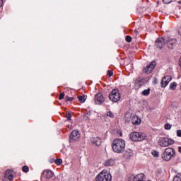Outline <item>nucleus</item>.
Here are the masks:
<instances>
[{
	"label": "nucleus",
	"instance_id": "obj_21",
	"mask_svg": "<svg viewBox=\"0 0 181 181\" xmlns=\"http://www.w3.org/2000/svg\"><path fill=\"white\" fill-rule=\"evenodd\" d=\"M141 83H142V78H137L135 82H134V84H135V87L136 88H141Z\"/></svg>",
	"mask_w": 181,
	"mask_h": 181
},
{
	"label": "nucleus",
	"instance_id": "obj_36",
	"mask_svg": "<svg viewBox=\"0 0 181 181\" xmlns=\"http://www.w3.org/2000/svg\"><path fill=\"white\" fill-rule=\"evenodd\" d=\"M172 1H173V0H163V4H170V2H172Z\"/></svg>",
	"mask_w": 181,
	"mask_h": 181
},
{
	"label": "nucleus",
	"instance_id": "obj_41",
	"mask_svg": "<svg viewBox=\"0 0 181 181\" xmlns=\"http://www.w3.org/2000/svg\"><path fill=\"white\" fill-rule=\"evenodd\" d=\"M178 151L180 152V153H181V146L178 148Z\"/></svg>",
	"mask_w": 181,
	"mask_h": 181
},
{
	"label": "nucleus",
	"instance_id": "obj_7",
	"mask_svg": "<svg viewBox=\"0 0 181 181\" xmlns=\"http://www.w3.org/2000/svg\"><path fill=\"white\" fill-rule=\"evenodd\" d=\"M80 132L78 130H73L70 135V141L71 142H77L80 139Z\"/></svg>",
	"mask_w": 181,
	"mask_h": 181
},
{
	"label": "nucleus",
	"instance_id": "obj_31",
	"mask_svg": "<svg viewBox=\"0 0 181 181\" xmlns=\"http://www.w3.org/2000/svg\"><path fill=\"white\" fill-rule=\"evenodd\" d=\"M152 155H153V156H156V158H158V157H159V152H158V151H153L152 152Z\"/></svg>",
	"mask_w": 181,
	"mask_h": 181
},
{
	"label": "nucleus",
	"instance_id": "obj_19",
	"mask_svg": "<svg viewBox=\"0 0 181 181\" xmlns=\"http://www.w3.org/2000/svg\"><path fill=\"white\" fill-rule=\"evenodd\" d=\"M114 165H115V160L112 158L107 159L104 163V165L106 167L114 166Z\"/></svg>",
	"mask_w": 181,
	"mask_h": 181
},
{
	"label": "nucleus",
	"instance_id": "obj_3",
	"mask_svg": "<svg viewBox=\"0 0 181 181\" xmlns=\"http://www.w3.org/2000/svg\"><path fill=\"white\" fill-rule=\"evenodd\" d=\"M112 176L111 173L107 170H103L95 177V181H111Z\"/></svg>",
	"mask_w": 181,
	"mask_h": 181
},
{
	"label": "nucleus",
	"instance_id": "obj_26",
	"mask_svg": "<svg viewBox=\"0 0 181 181\" xmlns=\"http://www.w3.org/2000/svg\"><path fill=\"white\" fill-rule=\"evenodd\" d=\"M22 170H23V172L28 173V172H29V167L28 165H24L22 168Z\"/></svg>",
	"mask_w": 181,
	"mask_h": 181
},
{
	"label": "nucleus",
	"instance_id": "obj_18",
	"mask_svg": "<svg viewBox=\"0 0 181 181\" xmlns=\"http://www.w3.org/2000/svg\"><path fill=\"white\" fill-rule=\"evenodd\" d=\"M91 142L93 145H96V146H100L101 145V139L99 137H93L91 139Z\"/></svg>",
	"mask_w": 181,
	"mask_h": 181
},
{
	"label": "nucleus",
	"instance_id": "obj_4",
	"mask_svg": "<svg viewBox=\"0 0 181 181\" xmlns=\"http://www.w3.org/2000/svg\"><path fill=\"white\" fill-rule=\"evenodd\" d=\"M130 139L132 141H134L135 142H141L142 141H145L148 136L145 134V133H139L138 132H134L129 135Z\"/></svg>",
	"mask_w": 181,
	"mask_h": 181
},
{
	"label": "nucleus",
	"instance_id": "obj_42",
	"mask_svg": "<svg viewBox=\"0 0 181 181\" xmlns=\"http://www.w3.org/2000/svg\"><path fill=\"white\" fill-rule=\"evenodd\" d=\"M134 33H136H136H138V30H135Z\"/></svg>",
	"mask_w": 181,
	"mask_h": 181
},
{
	"label": "nucleus",
	"instance_id": "obj_25",
	"mask_svg": "<svg viewBox=\"0 0 181 181\" xmlns=\"http://www.w3.org/2000/svg\"><path fill=\"white\" fill-rule=\"evenodd\" d=\"M55 163L58 166H60V165H62V163H63V160H62V158H58V159L55 160Z\"/></svg>",
	"mask_w": 181,
	"mask_h": 181
},
{
	"label": "nucleus",
	"instance_id": "obj_30",
	"mask_svg": "<svg viewBox=\"0 0 181 181\" xmlns=\"http://www.w3.org/2000/svg\"><path fill=\"white\" fill-rule=\"evenodd\" d=\"M66 118L68 121H71V113H67L66 115Z\"/></svg>",
	"mask_w": 181,
	"mask_h": 181
},
{
	"label": "nucleus",
	"instance_id": "obj_15",
	"mask_svg": "<svg viewBox=\"0 0 181 181\" xmlns=\"http://www.w3.org/2000/svg\"><path fill=\"white\" fill-rule=\"evenodd\" d=\"M54 175L53 171L50 170H45L43 171L42 176H44L46 179H51V177H53Z\"/></svg>",
	"mask_w": 181,
	"mask_h": 181
},
{
	"label": "nucleus",
	"instance_id": "obj_12",
	"mask_svg": "<svg viewBox=\"0 0 181 181\" xmlns=\"http://www.w3.org/2000/svg\"><path fill=\"white\" fill-rule=\"evenodd\" d=\"M172 81V76H166L163 78L161 81V87L165 88L168 84H169V82Z\"/></svg>",
	"mask_w": 181,
	"mask_h": 181
},
{
	"label": "nucleus",
	"instance_id": "obj_37",
	"mask_svg": "<svg viewBox=\"0 0 181 181\" xmlns=\"http://www.w3.org/2000/svg\"><path fill=\"white\" fill-rule=\"evenodd\" d=\"M177 136H178L179 138H181V130H177Z\"/></svg>",
	"mask_w": 181,
	"mask_h": 181
},
{
	"label": "nucleus",
	"instance_id": "obj_39",
	"mask_svg": "<svg viewBox=\"0 0 181 181\" xmlns=\"http://www.w3.org/2000/svg\"><path fill=\"white\" fill-rule=\"evenodd\" d=\"M4 5V0H0V8Z\"/></svg>",
	"mask_w": 181,
	"mask_h": 181
},
{
	"label": "nucleus",
	"instance_id": "obj_27",
	"mask_svg": "<svg viewBox=\"0 0 181 181\" xmlns=\"http://www.w3.org/2000/svg\"><path fill=\"white\" fill-rule=\"evenodd\" d=\"M176 86H177L176 82H173V83H170V90H175V88H176Z\"/></svg>",
	"mask_w": 181,
	"mask_h": 181
},
{
	"label": "nucleus",
	"instance_id": "obj_34",
	"mask_svg": "<svg viewBox=\"0 0 181 181\" xmlns=\"http://www.w3.org/2000/svg\"><path fill=\"white\" fill-rule=\"evenodd\" d=\"M64 93H61L60 94H59V100H63V98H64Z\"/></svg>",
	"mask_w": 181,
	"mask_h": 181
},
{
	"label": "nucleus",
	"instance_id": "obj_22",
	"mask_svg": "<svg viewBox=\"0 0 181 181\" xmlns=\"http://www.w3.org/2000/svg\"><path fill=\"white\" fill-rule=\"evenodd\" d=\"M78 99L80 101V103H81L82 104L83 103H86V95H84L78 96Z\"/></svg>",
	"mask_w": 181,
	"mask_h": 181
},
{
	"label": "nucleus",
	"instance_id": "obj_1",
	"mask_svg": "<svg viewBox=\"0 0 181 181\" xmlns=\"http://www.w3.org/2000/svg\"><path fill=\"white\" fill-rule=\"evenodd\" d=\"M112 149L116 153H122L125 151V141L122 139H115L112 141Z\"/></svg>",
	"mask_w": 181,
	"mask_h": 181
},
{
	"label": "nucleus",
	"instance_id": "obj_10",
	"mask_svg": "<svg viewBox=\"0 0 181 181\" xmlns=\"http://www.w3.org/2000/svg\"><path fill=\"white\" fill-rule=\"evenodd\" d=\"M155 66H156V62H151L150 64H148L146 68H144V71H145V73H147V74H151L153 69H155Z\"/></svg>",
	"mask_w": 181,
	"mask_h": 181
},
{
	"label": "nucleus",
	"instance_id": "obj_6",
	"mask_svg": "<svg viewBox=\"0 0 181 181\" xmlns=\"http://www.w3.org/2000/svg\"><path fill=\"white\" fill-rule=\"evenodd\" d=\"M109 98L112 103H118L121 100V93L118 89H113L109 95Z\"/></svg>",
	"mask_w": 181,
	"mask_h": 181
},
{
	"label": "nucleus",
	"instance_id": "obj_23",
	"mask_svg": "<svg viewBox=\"0 0 181 181\" xmlns=\"http://www.w3.org/2000/svg\"><path fill=\"white\" fill-rule=\"evenodd\" d=\"M173 181H181V174L178 173L173 178Z\"/></svg>",
	"mask_w": 181,
	"mask_h": 181
},
{
	"label": "nucleus",
	"instance_id": "obj_35",
	"mask_svg": "<svg viewBox=\"0 0 181 181\" xmlns=\"http://www.w3.org/2000/svg\"><path fill=\"white\" fill-rule=\"evenodd\" d=\"M90 117V114H88V113H87L86 115H85L84 116H83V119L85 120V121H87L88 119V117Z\"/></svg>",
	"mask_w": 181,
	"mask_h": 181
},
{
	"label": "nucleus",
	"instance_id": "obj_40",
	"mask_svg": "<svg viewBox=\"0 0 181 181\" xmlns=\"http://www.w3.org/2000/svg\"><path fill=\"white\" fill-rule=\"evenodd\" d=\"M179 66L181 67V57H180V58L179 59Z\"/></svg>",
	"mask_w": 181,
	"mask_h": 181
},
{
	"label": "nucleus",
	"instance_id": "obj_32",
	"mask_svg": "<svg viewBox=\"0 0 181 181\" xmlns=\"http://www.w3.org/2000/svg\"><path fill=\"white\" fill-rule=\"evenodd\" d=\"M73 100H74V98H73V97H69V96L65 97L66 101H73Z\"/></svg>",
	"mask_w": 181,
	"mask_h": 181
},
{
	"label": "nucleus",
	"instance_id": "obj_16",
	"mask_svg": "<svg viewBox=\"0 0 181 181\" xmlns=\"http://www.w3.org/2000/svg\"><path fill=\"white\" fill-rule=\"evenodd\" d=\"M146 177L144 173L138 174L136 176H134L133 178V181H146Z\"/></svg>",
	"mask_w": 181,
	"mask_h": 181
},
{
	"label": "nucleus",
	"instance_id": "obj_2",
	"mask_svg": "<svg viewBox=\"0 0 181 181\" xmlns=\"http://www.w3.org/2000/svg\"><path fill=\"white\" fill-rule=\"evenodd\" d=\"M176 155V151L173 148H167L165 151L162 153L161 158L165 162H169L172 158H175Z\"/></svg>",
	"mask_w": 181,
	"mask_h": 181
},
{
	"label": "nucleus",
	"instance_id": "obj_5",
	"mask_svg": "<svg viewBox=\"0 0 181 181\" xmlns=\"http://www.w3.org/2000/svg\"><path fill=\"white\" fill-rule=\"evenodd\" d=\"M158 142V145L162 148H166L175 144V141L173 139L166 138V137L160 138Z\"/></svg>",
	"mask_w": 181,
	"mask_h": 181
},
{
	"label": "nucleus",
	"instance_id": "obj_17",
	"mask_svg": "<svg viewBox=\"0 0 181 181\" xmlns=\"http://www.w3.org/2000/svg\"><path fill=\"white\" fill-rule=\"evenodd\" d=\"M132 118V113H131L130 112H127L124 114V119L125 122H127V124H129V122H131Z\"/></svg>",
	"mask_w": 181,
	"mask_h": 181
},
{
	"label": "nucleus",
	"instance_id": "obj_14",
	"mask_svg": "<svg viewBox=\"0 0 181 181\" xmlns=\"http://www.w3.org/2000/svg\"><path fill=\"white\" fill-rule=\"evenodd\" d=\"M105 99L104 96L101 93H98L95 96V104H103L104 103Z\"/></svg>",
	"mask_w": 181,
	"mask_h": 181
},
{
	"label": "nucleus",
	"instance_id": "obj_38",
	"mask_svg": "<svg viewBox=\"0 0 181 181\" xmlns=\"http://www.w3.org/2000/svg\"><path fill=\"white\" fill-rule=\"evenodd\" d=\"M112 74H114V73L112 71H108L107 72V76H109V77H111V76H112Z\"/></svg>",
	"mask_w": 181,
	"mask_h": 181
},
{
	"label": "nucleus",
	"instance_id": "obj_24",
	"mask_svg": "<svg viewBox=\"0 0 181 181\" xmlns=\"http://www.w3.org/2000/svg\"><path fill=\"white\" fill-rule=\"evenodd\" d=\"M142 94H143V95H148L149 94H151V89L148 88V89L144 90L142 92Z\"/></svg>",
	"mask_w": 181,
	"mask_h": 181
},
{
	"label": "nucleus",
	"instance_id": "obj_43",
	"mask_svg": "<svg viewBox=\"0 0 181 181\" xmlns=\"http://www.w3.org/2000/svg\"><path fill=\"white\" fill-rule=\"evenodd\" d=\"M178 4H180V1H178Z\"/></svg>",
	"mask_w": 181,
	"mask_h": 181
},
{
	"label": "nucleus",
	"instance_id": "obj_13",
	"mask_svg": "<svg viewBox=\"0 0 181 181\" xmlns=\"http://www.w3.org/2000/svg\"><path fill=\"white\" fill-rule=\"evenodd\" d=\"M131 121H132V123L133 124V125H140L142 120L141 119L139 116L133 115H132Z\"/></svg>",
	"mask_w": 181,
	"mask_h": 181
},
{
	"label": "nucleus",
	"instance_id": "obj_33",
	"mask_svg": "<svg viewBox=\"0 0 181 181\" xmlns=\"http://www.w3.org/2000/svg\"><path fill=\"white\" fill-rule=\"evenodd\" d=\"M107 117H110V118H114V113H112L111 111L107 112Z\"/></svg>",
	"mask_w": 181,
	"mask_h": 181
},
{
	"label": "nucleus",
	"instance_id": "obj_29",
	"mask_svg": "<svg viewBox=\"0 0 181 181\" xmlns=\"http://www.w3.org/2000/svg\"><path fill=\"white\" fill-rule=\"evenodd\" d=\"M171 128H172V125H171L170 124L166 123V124H165V129L169 130V129H170Z\"/></svg>",
	"mask_w": 181,
	"mask_h": 181
},
{
	"label": "nucleus",
	"instance_id": "obj_28",
	"mask_svg": "<svg viewBox=\"0 0 181 181\" xmlns=\"http://www.w3.org/2000/svg\"><path fill=\"white\" fill-rule=\"evenodd\" d=\"M126 41L128 42V43H131L132 42V37L129 35L126 36Z\"/></svg>",
	"mask_w": 181,
	"mask_h": 181
},
{
	"label": "nucleus",
	"instance_id": "obj_8",
	"mask_svg": "<svg viewBox=\"0 0 181 181\" xmlns=\"http://www.w3.org/2000/svg\"><path fill=\"white\" fill-rule=\"evenodd\" d=\"M165 45H167L169 49H174L175 46H176V39L165 37Z\"/></svg>",
	"mask_w": 181,
	"mask_h": 181
},
{
	"label": "nucleus",
	"instance_id": "obj_9",
	"mask_svg": "<svg viewBox=\"0 0 181 181\" xmlns=\"http://www.w3.org/2000/svg\"><path fill=\"white\" fill-rule=\"evenodd\" d=\"M13 180V171L8 169L4 173L3 181H12Z\"/></svg>",
	"mask_w": 181,
	"mask_h": 181
},
{
	"label": "nucleus",
	"instance_id": "obj_20",
	"mask_svg": "<svg viewBox=\"0 0 181 181\" xmlns=\"http://www.w3.org/2000/svg\"><path fill=\"white\" fill-rule=\"evenodd\" d=\"M134 156V152H133L132 150H131V149L127 150V151L124 152V156H125V158H131V156Z\"/></svg>",
	"mask_w": 181,
	"mask_h": 181
},
{
	"label": "nucleus",
	"instance_id": "obj_11",
	"mask_svg": "<svg viewBox=\"0 0 181 181\" xmlns=\"http://www.w3.org/2000/svg\"><path fill=\"white\" fill-rule=\"evenodd\" d=\"M165 45H166L165 38L160 37L156 40L155 45L156 47H158V49H162V47H164Z\"/></svg>",
	"mask_w": 181,
	"mask_h": 181
}]
</instances>
